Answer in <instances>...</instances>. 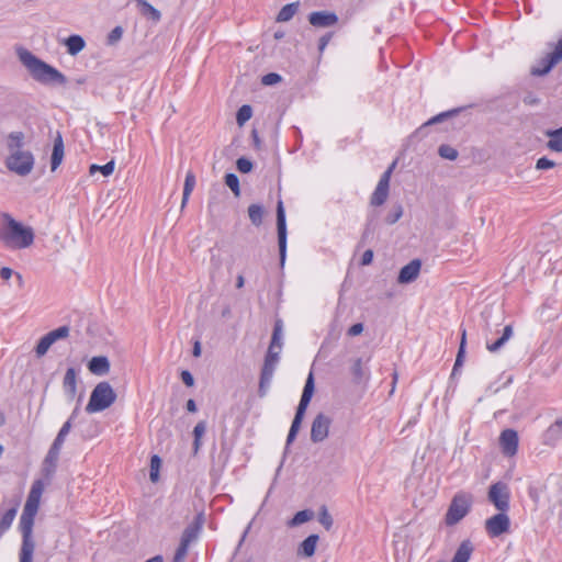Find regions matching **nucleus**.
I'll return each instance as SVG.
<instances>
[{
	"label": "nucleus",
	"instance_id": "61",
	"mask_svg": "<svg viewBox=\"0 0 562 562\" xmlns=\"http://www.w3.org/2000/svg\"><path fill=\"white\" fill-rule=\"evenodd\" d=\"M13 274V271L12 269L8 268V267H3L1 270H0V277L3 279V280H9Z\"/></svg>",
	"mask_w": 562,
	"mask_h": 562
},
{
	"label": "nucleus",
	"instance_id": "33",
	"mask_svg": "<svg viewBox=\"0 0 562 562\" xmlns=\"http://www.w3.org/2000/svg\"><path fill=\"white\" fill-rule=\"evenodd\" d=\"M16 516V508L8 509L0 519V535L4 533L12 525Z\"/></svg>",
	"mask_w": 562,
	"mask_h": 562
},
{
	"label": "nucleus",
	"instance_id": "34",
	"mask_svg": "<svg viewBox=\"0 0 562 562\" xmlns=\"http://www.w3.org/2000/svg\"><path fill=\"white\" fill-rule=\"evenodd\" d=\"M205 431H206V423L204 420L199 422L193 429V436H194L193 449H194L195 453L199 451V449L201 447V439H202L203 435L205 434Z\"/></svg>",
	"mask_w": 562,
	"mask_h": 562
},
{
	"label": "nucleus",
	"instance_id": "19",
	"mask_svg": "<svg viewBox=\"0 0 562 562\" xmlns=\"http://www.w3.org/2000/svg\"><path fill=\"white\" fill-rule=\"evenodd\" d=\"M64 158V143L60 135H58L54 142L52 159H50V169L55 171L59 165L61 164Z\"/></svg>",
	"mask_w": 562,
	"mask_h": 562
},
{
	"label": "nucleus",
	"instance_id": "17",
	"mask_svg": "<svg viewBox=\"0 0 562 562\" xmlns=\"http://www.w3.org/2000/svg\"><path fill=\"white\" fill-rule=\"evenodd\" d=\"M88 369L92 374L104 375L110 371V361L104 356L93 357L88 363Z\"/></svg>",
	"mask_w": 562,
	"mask_h": 562
},
{
	"label": "nucleus",
	"instance_id": "32",
	"mask_svg": "<svg viewBox=\"0 0 562 562\" xmlns=\"http://www.w3.org/2000/svg\"><path fill=\"white\" fill-rule=\"evenodd\" d=\"M465 345H467V331L462 329L461 333V341L458 350V355L456 358V362L453 366L452 374H456L460 367L463 364L464 356H465Z\"/></svg>",
	"mask_w": 562,
	"mask_h": 562
},
{
	"label": "nucleus",
	"instance_id": "50",
	"mask_svg": "<svg viewBox=\"0 0 562 562\" xmlns=\"http://www.w3.org/2000/svg\"><path fill=\"white\" fill-rule=\"evenodd\" d=\"M236 165H237V169L243 173L250 172L252 169V162L249 159L244 158V157L238 158Z\"/></svg>",
	"mask_w": 562,
	"mask_h": 562
},
{
	"label": "nucleus",
	"instance_id": "1",
	"mask_svg": "<svg viewBox=\"0 0 562 562\" xmlns=\"http://www.w3.org/2000/svg\"><path fill=\"white\" fill-rule=\"evenodd\" d=\"M44 484L36 480L30 490L26 502L20 517L19 528L22 533V544L19 553V562H33L35 542L33 540L34 519L40 508Z\"/></svg>",
	"mask_w": 562,
	"mask_h": 562
},
{
	"label": "nucleus",
	"instance_id": "25",
	"mask_svg": "<svg viewBox=\"0 0 562 562\" xmlns=\"http://www.w3.org/2000/svg\"><path fill=\"white\" fill-rule=\"evenodd\" d=\"M317 541H318L317 535H310L300 544L299 552L306 558H311L315 553Z\"/></svg>",
	"mask_w": 562,
	"mask_h": 562
},
{
	"label": "nucleus",
	"instance_id": "27",
	"mask_svg": "<svg viewBox=\"0 0 562 562\" xmlns=\"http://www.w3.org/2000/svg\"><path fill=\"white\" fill-rule=\"evenodd\" d=\"M314 517V512L311 509H304L297 512L292 519H290L286 525L290 528L303 525L310 520H312Z\"/></svg>",
	"mask_w": 562,
	"mask_h": 562
},
{
	"label": "nucleus",
	"instance_id": "9",
	"mask_svg": "<svg viewBox=\"0 0 562 562\" xmlns=\"http://www.w3.org/2000/svg\"><path fill=\"white\" fill-rule=\"evenodd\" d=\"M510 519L506 512H499L498 514L490 517L485 520V530L492 538L498 537L509 530Z\"/></svg>",
	"mask_w": 562,
	"mask_h": 562
},
{
	"label": "nucleus",
	"instance_id": "52",
	"mask_svg": "<svg viewBox=\"0 0 562 562\" xmlns=\"http://www.w3.org/2000/svg\"><path fill=\"white\" fill-rule=\"evenodd\" d=\"M555 167V162L547 157H541L536 162V169L546 170Z\"/></svg>",
	"mask_w": 562,
	"mask_h": 562
},
{
	"label": "nucleus",
	"instance_id": "51",
	"mask_svg": "<svg viewBox=\"0 0 562 562\" xmlns=\"http://www.w3.org/2000/svg\"><path fill=\"white\" fill-rule=\"evenodd\" d=\"M123 30L121 26L114 27L108 35V44L113 45L121 40Z\"/></svg>",
	"mask_w": 562,
	"mask_h": 562
},
{
	"label": "nucleus",
	"instance_id": "8",
	"mask_svg": "<svg viewBox=\"0 0 562 562\" xmlns=\"http://www.w3.org/2000/svg\"><path fill=\"white\" fill-rule=\"evenodd\" d=\"M488 501L499 510L507 512L509 508L510 493L506 483L496 482L490 486Z\"/></svg>",
	"mask_w": 562,
	"mask_h": 562
},
{
	"label": "nucleus",
	"instance_id": "53",
	"mask_svg": "<svg viewBox=\"0 0 562 562\" xmlns=\"http://www.w3.org/2000/svg\"><path fill=\"white\" fill-rule=\"evenodd\" d=\"M280 80H281L280 75H278L276 72H270L262 77L261 82L266 86H272V85L278 83Z\"/></svg>",
	"mask_w": 562,
	"mask_h": 562
},
{
	"label": "nucleus",
	"instance_id": "10",
	"mask_svg": "<svg viewBox=\"0 0 562 562\" xmlns=\"http://www.w3.org/2000/svg\"><path fill=\"white\" fill-rule=\"evenodd\" d=\"M331 418L323 413L315 416L311 427V440L315 443L324 441L329 434Z\"/></svg>",
	"mask_w": 562,
	"mask_h": 562
},
{
	"label": "nucleus",
	"instance_id": "12",
	"mask_svg": "<svg viewBox=\"0 0 562 562\" xmlns=\"http://www.w3.org/2000/svg\"><path fill=\"white\" fill-rule=\"evenodd\" d=\"M499 447L507 457H513L518 450V434L514 429H505L499 436Z\"/></svg>",
	"mask_w": 562,
	"mask_h": 562
},
{
	"label": "nucleus",
	"instance_id": "39",
	"mask_svg": "<svg viewBox=\"0 0 562 562\" xmlns=\"http://www.w3.org/2000/svg\"><path fill=\"white\" fill-rule=\"evenodd\" d=\"M270 346H274V347H277V349H282V322L281 321H277L274 324Z\"/></svg>",
	"mask_w": 562,
	"mask_h": 562
},
{
	"label": "nucleus",
	"instance_id": "2",
	"mask_svg": "<svg viewBox=\"0 0 562 562\" xmlns=\"http://www.w3.org/2000/svg\"><path fill=\"white\" fill-rule=\"evenodd\" d=\"M24 138V133L16 131L11 132L5 140L8 156L4 165L11 172L20 177L29 176L35 164L34 155L30 150L23 149Z\"/></svg>",
	"mask_w": 562,
	"mask_h": 562
},
{
	"label": "nucleus",
	"instance_id": "59",
	"mask_svg": "<svg viewBox=\"0 0 562 562\" xmlns=\"http://www.w3.org/2000/svg\"><path fill=\"white\" fill-rule=\"evenodd\" d=\"M362 331H363V325H362L361 323H357V324L352 325V326L348 329V335H349V336H358V335H360Z\"/></svg>",
	"mask_w": 562,
	"mask_h": 562
},
{
	"label": "nucleus",
	"instance_id": "58",
	"mask_svg": "<svg viewBox=\"0 0 562 562\" xmlns=\"http://www.w3.org/2000/svg\"><path fill=\"white\" fill-rule=\"evenodd\" d=\"M391 176H392V175H391V171H390V170H385V171L383 172V175L381 176V178H380V180H379L378 184H379V186H383V187H387V188H390V180H391Z\"/></svg>",
	"mask_w": 562,
	"mask_h": 562
},
{
	"label": "nucleus",
	"instance_id": "56",
	"mask_svg": "<svg viewBox=\"0 0 562 562\" xmlns=\"http://www.w3.org/2000/svg\"><path fill=\"white\" fill-rule=\"evenodd\" d=\"M352 374L358 378V379H361L362 375H363V370H362V361L361 359H357L352 366Z\"/></svg>",
	"mask_w": 562,
	"mask_h": 562
},
{
	"label": "nucleus",
	"instance_id": "23",
	"mask_svg": "<svg viewBox=\"0 0 562 562\" xmlns=\"http://www.w3.org/2000/svg\"><path fill=\"white\" fill-rule=\"evenodd\" d=\"M67 53L71 56L79 54L86 46V42L80 35H70L65 41Z\"/></svg>",
	"mask_w": 562,
	"mask_h": 562
},
{
	"label": "nucleus",
	"instance_id": "14",
	"mask_svg": "<svg viewBox=\"0 0 562 562\" xmlns=\"http://www.w3.org/2000/svg\"><path fill=\"white\" fill-rule=\"evenodd\" d=\"M422 262L419 259H414L406 266H404L398 273L397 282L400 284H408L415 281L420 272Z\"/></svg>",
	"mask_w": 562,
	"mask_h": 562
},
{
	"label": "nucleus",
	"instance_id": "6",
	"mask_svg": "<svg viewBox=\"0 0 562 562\" xmlns=\"http://www.w3.org/2000/svg\"><path fill=\"white\" fill-rule=\"evenodd\" d=\"M473 496L467 492H458L451 499L445 515L447 526H454L460 522L471 510Z\"/></svg>",
	"mask_w": 562,
	"mask_h": 562
},
{
	"label": "nucleus",
	"instance_id": "37",
	"mask_svg": "<svg viewBox=\"0 0 562 562\" xmlns=\"http://www.w3.org/2000/svg\"><path fill=\"white\" fill-rule=\"evenodd\" d=\"M114 167H115L114 160H111L103 166L91 165L89 168V172H90V175H94L97 171H100L104 177H109L110 175L113 173Z\"/></svg>",
	"mask_w": 562,
	"mask_h": 562
},
{
	"label": "nucleus",
	"instance_id": "29",
	"mask_svg": "<svg viewBox=\"0 0 562 562\" xmlns=\"http://www.w3.org/2000/svg\"><path fill=\"white\" fill-rule=\"evenodd\" d=\"M389 189L387 187L376 184L374 192L371 195L370 203L373 206H380L385 203L389 198Z\"/></svg>",
	"mask_w": 562,
	"mask_h": 562
},
{
	"label": "nucleus",
	"instance_id": "35",
	"mask_svg": "<svg viewBox=\"0 0 562 562\" xmlns=\"http://www.w3.org/2000/svg\"><path fill=\"white\" fill-rule=\"evenodd\" d=\"M248 216L256 226L261 225L263 218V209L258 204H251L248 207Z\"/></svg>",
	"mask_w": 562,
	"mask_h": 562
},
{
	"label": "nucleus",
	"instance_id": "5",
	"mask_svg": "<svg viewBox=\"0 0 562 562\" xmlns=\"http://www.w3.org/2000/svg\"><path fill=\"white\" fill-rule=\"evenodd\" d=\"M116 400V394L109 382L98 383L91 392L86 406L87 413L102 412L109 408Z\"/></svg>",
	"mask_w": 562,
	"mask_h": 562
},
{
	"label": "nucleus",
	"instance_id": "20",
	"mask_svg": "<svg viewBox=\"0 0 562 562\" xmlns=\"http://www.w3.org/2000/svg\"><path fill=\"white\" fill-rule=\"evenodd\" d=\"M513 336V327L512 325H506L503 329L502 336L495 340L494 342H490V340H486V349L490 352H496L498 351Z\"/></svg>",
	"mask_w": 562,
	"mask_h": 562
},
{
	"label": "nucleus",
	"instance_id": "22",
	"mask_svg": "<svg viewBox=\"0 0 562 562\" xmlns=\"http://www.w3.org/2000/svg\"><path fill=\"white\" fill-rule=\"evenodd\" d=\"M546 135L549 137L547 147L552 151L562 153V126L547 131Z\"/></svg>",
	"mask_w": 562,
	"mask_h": 562
},
{
	"label": "nucleus",
	"instance_id": "54",
	"mask_svg": "<svg viewBox=\"0 0 562 562\" xmlns=\"http://www.w3.org/2000/svg\"><path fill=\"white\" fill-rule=\"evenodd\" d=\"M454 113H456V111H448V112L440 113V114L431 117L428 122H426L425 125H432V124L442 122L445 119H447L448 116L453 115Z\"/></svg>",
	"mask_w": 562,
	"mask_h": 562
},
{
	"label": "nucleus",
	"instance_id": "45",
	"mask_svg": "<svg viewBox=\"0 0 562 562\" xmlns=\"http://www.w3.org/2000/svg\"><path fill=\"white\" fill-rule=\"evenodd\" d=\"M225 183L226 186L234 192V194L236 196L239 195L240 193V190H239V180L237 178L236 175L234 173H227L225 176Z\"/></svg>",
	"mask_w": 562,
	"mask_h": 562
},
{
	"label": "nucleus",
	"instance_id": "4",
	"mask_svg": "<svg viewBox=\"0 0 562 562\" xmlns=\"http://www.w3.org/2000/svg\"><path fill=\"white\" fill-rule=\"evenodd\" d=\"M15 53L20 63L26 68L35 81L43 85L57 83L64 86L67 83V78L64 74L40 59L27 48L16 46Z\"/></svg>",
	"mask_w": 562,
	"mask_h": 562
},
{
	"label": "nucleus",
	"instance_id": "48",
	"mask_svg": "<svg viewBox=\"0 0 562 562\" xmlns=\"http://www.w3.org/2000/svg\"><path fill=\"white\" fill-rule=\"evenodd\" d=\"M196 538V530L194 528H187L181 537L180 544H186L189 548V544L192 540Z\"/></svg>",
	"mask_w": 562,
	"mask_h": 562
},
{
	"label": "nucleus",
	"instance_id": "60",
	"mask_svg": "<svg viewBox=\"0 0 562 562\" xmlns=\"http://www.w3.org/2000/svg\"><path fill=\"white\" fill-rule=\"evenodd\" d=\"M372 260H373V251L371 249L366 250L362 255L361 263L363 266H368L372 262Z\"/></svg>",
	"mask_w": 562,
	"mask_h": 562
},
{
	"label": "nucleus",
	"instance_id": "3",
	"mask_svg": "<svg viewBox=\"0 0 562 562\" xmlns=\"http://www.w3.org/2000/svg\"><path fill=\"white\" fill-rule=\"evenodd\" d=\"M35 233L31 226L16 221L9 213L0 215V243L8 249H25L34 244Z\"/></svg>",
	"mask_w": 562,
	"mask_h": 562
},
{
	"label": "nucleus",
	"instance_id": "13",
	"mask_svg": "<svg viewBox=\"0 0 562 562\" xmlns=\"http://www.w3.org/2000/svg\"><path fill=\"white\" fill-rule=\"evenodd\" d=\"M308 22L315 27H329L338 22V16L330 11H315L308 15Z\"/></svg>",
	"mask_w": 562,
	"mask_h": 562
},
{
	"label": "nucleus",
	"instance_id": "24",
	"mask_svg": "<svg viewBox=\"0 0 562 562\" xmlns=\"http://www.w3.org/2000/svg\"><path fill=\"white\" fill-rule=\"evenodd\" d=\"M313 393H314V378H313V373L311 372L306 379L299 406L306 409L311 402Z\"/></svg>",
	"mask_w": 562,
	"mask_h": 562
},
{
	"label": "nucleus",
	"instance_id": "36",
	"mask_svg": "<svg viewBox=\"0 0 562 562\" xmlns=\"http://www.w3.org/2000/svg\"><path fill=\"white\" fill-rule=\"evenodd\" d=\"M252 115V109L250 105L245 104L241 105L236 114V122L239 126H243L247 121L250 120Z\"/></svg>",
	"mask_w": 562,
	"mask_h": 562
},
{
	"label": "nucleus",
	"instance_id": "38",
	"mask_svg": "<svg viewBox=\"0 0 562 562\" xmlns=\"http://www.w3.org/2000/svg\"><path fill=\"white\" fill-rule=\"evenodd\" d=\"M71 419H72V416L61 426L59 432L57 434L53 445L55 446H58V447H63L64 442H65V439L67 437V435L69 434L70 429H71Z\"/></svg>",
	"mask_w": 562,
	"mask_h": 562
},
{
	"label": "nucleus",
	"instance_id": "55",
	"mask_svg": "<svg viewBox=\"0 0 562 562\" xmlns=\"http://www.w3.org/2000/svg\"><path fill=\"white\" fill-rule=\"evenodd\" d=\"M187 553H188V547H186V544H180L176 551L175 557H173V562H183Z\"/></svg>",
	"mask_w": 562,
	"mask_h": 562
},
{
	"label": "nucleus",
	"instance_id": "49",
	"mask_svg": "<svg viewBox=\"0 0 562 562\" xmlns=\"http://www.w3.org/2000/svg\"><path fill=\"white\" fill-rule=\"evenodd\" d=\"M281 352V349H277L274 346H269L268 352L266 355L265 361L271 362V363H278L279 361V355Z\"/></svg>",
	"mask_w": 562,
	"mask_h": 562
},
{
	"label": "nucleus",
	"instance_id": "64",
	"mask_svg": "<svg viewBox=\"0 0 562 562\" xmlns=\"http://www.w3.org/2000/svg\"><path fill=\"white\" fill-rule=\"evenodd\" d=\"M145 562H164V558L161 555H155Z\"/></svg>",
	"mask_w": 562,
	"mask_h": 562
},
{
	"label": "nucleus",
	"instance_id": "57",
	"mask_svg": "<svg viewBox=\"0 0 562 562\" xmlns=\"http://www.w3.org/2000/svg\"><path fill=\"white\" fill-rule=\"evenodd\" d=\"M181 380L187 386H193L194 384L193 375L187 370L181 372Z\"/></svg>",
	"mask_w": 562,
	"mask_h": 562
},
{
	"label": "nucleus",
	"instance_id": "16",
	"mask_svg": "<svg viewBox=\"0 0 562 562\" xmlns=\"http://www.w3.org/2000/svg\"><path fill=\"white\" fill-rule=\"evenodd\" d=\"M276 366H277L276 363H271L268 361L263 362V367H262L261 375H260V383H259L260 396L266 395L267 389L270 385V382L272 380V376H273V373L276 370Z\"/></svg>",
	"mask_w": 562,
	"mask_h": 562
},
{
	"label": "nucleus",
	"instance_id": "44",
	"mask_svg": "<svg viewBox=\"0 0 562 562\" xmlns=\"http://www.w3.org/2000/svg\"><path fill=\"white\" fill-rule=\"evenodd\" d=\"M69 335V328L67 326H60L48 334L46 336L53 341H57L58 339H63L68 337Z\"/></svg>",
	"mask_w": 562,
	"mask_h": 562
},
{
	"label": "nucleus",
	"instance_id": "63",
	"mask_svg": "<svg viewBox=\"0 0 562 562\" xmlns=\"http://www.w3.org/2000/svg\"><path fill=\"white\" fill-rule=\"evenodd\" d=\"M187 409L191 413H195L196 412V404L193 400H188L187 402Z\"/></svg>",
	"mask_w": 562,
	"mask_h": 562
},
{
	"label": "nucleus",
	"instance_id": "41",
	"mask_svg": "<svg viewBox=\"0 0 562 562\" xmlns=\"http://www.w3.org/2000/svg\"><path fill=\"white\" fill-rule=\"evenodd\" d=\"M161 467V460L157 454H154L150 459V472L149 477L151 482H157L159 479V470Z\"/></svg>",
	"mask_w": 562,
	"mask_h": 562
},
{
	"label": "nucleus",
	"instance_id": "46",
	"mask_svg": "<svg viewBox=\"0 0 562 562\" xmlns=\"http://www.w3.org/2000/svg\"><path fill=\"white\" fill-rule=\"evenodd\" d=\"M53 344L54 342L46 335L43 336L35 348L36 355L38 357L44 356Z\"/></svg>",
	"mask_w": 562,
	"mask_h": 562
},
{
	"label": "nucleus",
	"instance_id": "47",
	"mask_svg": "<svg viewBox=\"0 0 562 562\" xmlns=\"http://www.w3.org/2000/svg\"><path fill=\"white\" fill-rule=\"evenodd\" d=\"M403 215V207L401 204H396L393 206V210L385 217V222L390 225L395 224Z\"/></svg>",
	"mask_w": 562,
	"mask_h": 562
},
{
	"label": "nucleus",
	"instance_id": "21",
	"mask_svg": "<svg viewBox=\"0 0 562 562\" xmlns=\"http://www.w3.org/2000/svg\"><path fill=\"white\" fill-rule=\"evenodd\" d=\"M305 412H306L305 408H302V407L297 406L294 419L292 422V425L290 427V430H289V434H288V437H286V445L288 446L291 445L294 441V439H295V437L297 435V431L300 430V427H301L302 420L304 418Z\"/></svg>",
	"mask_w": 562,
	"mask_h": 562
},
{
	"label": "nucleus",
	"instance_id": "11",
	"mask_svg": "<svg viewBox=\"0 0 562 562\" xmlns=\"http://www.w3.org/2000/svg\"><path fill=\"white\" fill-rule=\"evenodd\" d=\"M277 228H278V239H279V250H280V261L281 265L284 263L285 252H286V225H285V214L282 202L278 203L277 207Z\"/></svg>",
	"mask_w": 562,
	"mask_h": 562
},
{
	"label": "nucleus",
	"instance_id": "26",
	"mask_svg": "<svg viewBox=\"0 0 562 562\" xmlns=\"http://www.w3.org/2000/svg\"><path fill=\"white\" fill-rule=\"evenodd\" d=\"M136 3L139 7L143 15L148 16L154 22L160 21V12L156 8H154L149 2H147L146 0H136Z\"/></svg>",
	"mask_w": 562,
	"mask_h": 562
},
{
	"label": "nucleus",
	"instance_id": "28",
	"mask_svg": "<svg viewBox=\"0 0 562 562\" xmlns=\"http://www.w3.org/2000/svg\"><path fill=\"white\" fill-rule=\"evenodd\" d=\"M195 186V176L192 171H189L184 179V186H183V194H182V201H181V209H184L187 205L190 194L192 193Z\"/></svg>",
	"mask_w": 562,
	"mask_h": 562
},
{
	"label": "nucleus",
	"instance_id": "31",
	"mask_svg": "<svg viewBox=\"0 0 562 562\" xmlns=\"http://www.w3.org/2000/svg\"><path fill=\"white\" fill-rule=\"evenodd\" d=\"M547 441L554 443L562 437V418L557 419L546 432Z\"/></svg>",
	"mask_w": 562,
	"mask_h": 562
},
{
	"label": "nucleus",
	"instance_id": "43",
	"mask_svg": "<svg viewBox=\"0 0 562 562\" xmlns=\"http://www.w3.org/2000/svg\"><path fill=\"white\" fill-rule=\"evenodd\" d=\"M440 157L448 160H456L458 158V151L449 145H441L438 149Z\"/></svg>",
	"mask_w": 562,
	"mask_h": 562
},
{
	"label": "nucleus",
	"instance_id": "15",
	"mask_svg": "<svg viewBox=\"0 0 562 562\" xmlns=\"http://www.w3.org/2000/svg\"><path fill=\"white\" fill-rule=\"evenodd\" d=\"M63 389L68 401H74L77 393V373L74 368L67 369L63 380Z\"/></svg>",
	"mask_w": 562,
	"mask_h": 562
},
{
	"label": "nucleus",
	"instance_id": "18",
	"mask_svg": "<svg viewBox=\"0 0 562 562\" xmlns=\"http://www.w3.org/2000/svg\"><path fill=\"white\" fill-rule=\"evenodd\" d=\"M474 546L470 540H463L457 549L451 562H468L473 553Z\"/></svg>",
	"mask_w": 562,
	"mask_h": 562
},
{
	"label": "nucleus",
	"instance_id": "7",
	"mask_svg": "<svg viewBox=\"0 0 562 562\" xmlns=\"http://www.w3.org/2000/svg\"><path fill=\"white\" fill-rule=\"evenodd\" d=\"M553 50L541 57L536 65L531 67V75L541 77L550 72V70L562 60V37L555 43L550 44Z\"/></svg>",
	"mask_w": 562,
	"mask_h": 562
},
{
	"label": "nucleus",
	"instance_id": "40",
	"mask_svg": "<svg viewBox=\"0 0 562 562\" xmlns=\"http://www.w3.org/2000/svg\"><path fill=\"white\" fill-rule=\"evenodd\" d=\"M60 447L58 446H55V445H52L47 454H46V458H45V464L46 465H49L52 467L53 469H55L56 467V463L58 461V458H59V452H60Z\"/></svg>",
	"mask_w": 562,
	"mask_h": 562
},
{
	"label": "nucleus",
	"instance_id": "42",
	"mask_svg": "<svg viewBox=\"0 0 562 562\" xmlns=\"http://www.w3.org/2000/svg\"><path fill=\"white\" fill-rule=\"evenodd\" d=\"M318 520H319V524L326 530H330V528L333 527V524H334L333 517L325 506H322L319 509Z\"/></svg>",
	"mask_w": 562,
	"mask_h": 562
},
{
	"label": "nucleus",
	"instance_id": "62",
	"mask_svg": "<svg viewBox=\"0 0 562 562\" xmlns=\"http://www.w3.org/2000/svg\"><path fill=\"white\" fill-rule=\"evenodd\" d=\"M330 35H324L319 38V44H318V48L321 52H323L325 49V47L327 46V44L329 43L330 41Z\"/></svg>",
	"mask_w": 562,
	"mask_h": 562
},
{
	"label": "nucleus",
	"instance_id": "30",
	"mask_svg": "<svg viewBox=\"0 0 562 562\" xmlns=\"http://www.w3.org/2000/svg\"><path fill=\"white\" fill-rule=\"evenodd\" d=\"M299 2H292L289 4H285L278 13L277 21L278 22H288L290 21L294 14L299 10Z\"/></svg>",
	"mask_w": 562,
	"mask_h": 562
}]
</instances>
